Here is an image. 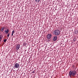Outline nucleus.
I'll return each instance as SVG.
<instances>
[{"label": "nucleus", "mask_w": 78, "mask_h": 78, "mask_svg": "<svg viewBox=\"0 0 78 78\" xmlns=\"http://www.w3.org/2000/svg\"><path fill=\"white\" fill-rule=\"evenodd\" d=\"M76 75V72L75 71H73L72 72L70 71L69 73V75L71 78L72 76H75V75Z\"/></svg>", "instance_id": "obj_1"}, {"label": "nucleus", "mask_w": 78, "mask_h": 78, "mask_svg": "<svg viewBox=\"0 0 78 78\" xmlns=\"http://www.w3.org/2000/svg\"><path fill=\"white\" fill-rule=\"evenodd\" d=\"M53 33L55 36H58L60 34V31L58 30H56L53 32Z\"/></svg>", "instance_id": "obj_2"}, {"label": "nucleus", "mask_w": 78, "mask_h": 78, "mask_svg": "<svg viewBox=\"0 0 78 78\" xmlns=\"http://www.w3.org/2000/svg\"><path fill=\"white\" fill-rule=\"evenodd\" d=\"M19 66H20L19 64L18 63H16L15 64V66H14L15 68L13 67V68L14 69H16H16H17L19 68Z\"/></svg>", "instance_id": "obj_3"}, {"label": "nucleus", "mask_w": 78, "mask_h": 78, "mask_svg": "<svg viewBox=\"0 0 78 78\" xmlns=\"http://www.w3.org/2000/svg\"><path fill=\"white\" fill-rule=\"evenodd\" d=\"M51 34H49L47 35V38L48 39H50V38H51Z\"/></svg>", "instance_id": "obj_4"}, {"label": "nucleus", "mask_w": 78, "mask_h": 78, "mask_svg": "<svg viewBox=\"0 0 78 78\" xmlns=\"http://www.w3.org/2000/svg\"><path fill=\"white\" fill-rule=\"evenodd\" d=\"M20 44H17L16 47V50H19V48H20Z\"/></svg>", "instance_id": "obj_5"}, {"label": "nucleus", "mask_w": 78, "mask_h": 78, "mask_svg": "<svg viewBox=\"0 0 78 78\" xmlns=\"http://www.w3.org/2000/svg\"><path fill=\"white\" fill-rule=\"evenodd\" d=\"M58 37H57V36H54L53 38V41H56V40H57Z\"/></svg>", "instance_id": "obj_6"}, {"label": "nucleus", "mask_w": 78, "mask_h": 78, "mask_svg": "<svg viewBox=\"0 0 78 78\" xmlns=\"http://www.w3.org/2000/svg\"><path fill=\"white\" fill-rule=\"evenodd\" d=\"M5 32L6 34H8V33H9V29H7L6 31L5 30Z\"/></svg>", "instance_id": "obj_7"}, {"label": "nucleus", "mask_w": 78, "mask_h": 78, "mask_svg": "<svg viewBox=\"0 0 78 78\" xmlns=\"http://www.w3.org/2000/svg\"><path fill=\"white\" fill-rule=\"evenodd\" d=\"M75 34H78V30H76L75 31Z\"/></svg>", "instance_id": "obj_8"}, {"label": "nucleus", "mask_w": 78, "mask_h": 78, "mask_svg": "<svg viewBox=\"0 0 78 78\" xmlns=\"http://www.w3.org/2000/svg\"><path fill=\"white\" fill-rule=\"evenodd\" d=\"M36 2H39V1H40V0H35Z\"/></svg>", "instance_id": "obj_9"}, {"label": "nucleus", "mask_w": 78, "mask_h": 78, "mask_svg": "<svg viewBox=\"0 0 78 78\" xmlns=\"http://www.w3.org/2000/svg\"><path fill=\"white\" fill-rule=\"evenodd\" d=\"M2 35H0V40H1V39H2Z\"/></svg>", "instance_id": "obj_10"}, {"label": "nucleus", "mask_w": 78, "mask_h": 78, "mask_svg": "<svg viewBox=\"0 0 78 78\" xmlns=\"http://www.w3.org/2000/svg\"><path fill=\"white\" fill-rule=\"evenodd\" d=\"M9 34H10L9 33L7 35V37H8V38L9 37Z\"/></svg>", "instance_id": "obj_11"}, {"label": "nucleus", "mask_w": 78, "mask_h": 78, "mask_svg": "<svg viewBox=\"0 0 78 78\" xmlns=\"http://www.w3.org/2000/svg\"><path fill=\"white\" fill-rule=\"evenodd\" d=\"M6 39H5V40H4V42H6Z\"/></svg>", "instance_id": "obj_12"}, {"label": "nucleus", "mask_w": 78, "mask_h": 78, "mask_svg": "<svg viewBox=\"0 0 78 78\" xmlns=\"http://www.w3.org/2000/svg\"><path fill=\"white\" fill-rule=\"evenodd\" d=\"M12 33L14 34V30H13L12 32Z\"/></svg>", "instance_id": "obj_13"}, {"label": "nucleus", "mask_w": 78, "mask_h": 78, "mask_svg": "<svg viewBox=\"0 0 78 78\" xmlns=\"http://www.w3.org/2000/svg\"><path fill=\"white\" fill-rule=\"evenodd\" d=\"M1 30V31H3V30L2 28Z\"/></svg>", "instance_id": "obj_14"}, {"label": "nucleus", "mask_w": 78, "mask_h": 78, "mask_svg": "<svg viewBox=\"0 0 78 78\" xmlns=\"http://www.w3.org/2000/svg\"><path fill=\"white\" fill-rule=\"evenodd\" d=\"M32 73H34V71H33V72H32Z\"/></svg>", "instance_id": "obj_15"}, {"label": "nucleus", "mask_w": 78, "mask_h": 78, "mask_svg": "<svg viewBox=\"0 0 78 78\" xmlns=\"http://www.w3.org/2000/svg\"><path fill=\"white\" fill-rule=\"evenodd\" d=\"M2 29V30H4V28H1Z\"/></svg>", "instance_id": "obj_16"}, {"label": "nucleus", "mask_w": 78, "mask_h": 78, "mask_svg": "<svg viewBox=\"0 0 78 78\" xmlns=\"http://www.w3.org/2000/svg\"><path fill=\"white\" fill-rule=\"evenodd\" d=\"M2 29V30H4V28H1Z\"/></svg>", "instance_id": "obj_17"}, {"label": "nucleus", "mask_w": 78, "mask_h": 78, "mask_svg": "<svg viewBox=\"0 0 78 78\" xmlns=\"http://www.w3.org/2000/svg\"><path fill=\"white\" fill-rule=\"evenodd\" d=\"M12 34V36H13V34Z\"/></svg>", "instance_id": "obj_18"}]
</instances>
